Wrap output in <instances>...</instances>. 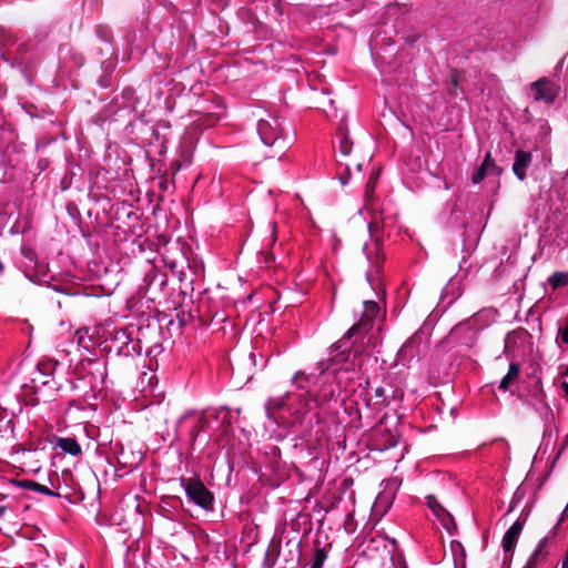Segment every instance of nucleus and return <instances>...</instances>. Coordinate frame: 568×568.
Returning a JSON list of instances; mask_svg holds the SVG:
<instances>
[{"instance_id": "f257e3e1", "label": "nucleus", "mask_w": 568, "mask_h": 568, "mask_svg": "<svg viewBox=\"0 0 568 568\" xmlns=\"http://www.w3.org/2000/svg\"><path fill=\"white\" fill-rule=\"evenodd\" d=\"M287 130L284 120L272 113H266L257 122V133L262 142L267 146H276L280 152L286 148Z\"/></svg>"}, {"instance_id": "f03ea898", "label": "nucleus", "mask_w": 568, "mask_h": 568, "mask_svg": "<svg viewBox=\"0 0 568 568\" xmlns=\"http://www.w3.org/2000/svg\"><path fill=\"white\" fill-rule=\"evenodd\" d=\"M378 312H379V307H378L377 303H375L373 301H365L363 318L361 320V322L358 324L353 325L348 329L346 337L352 338L354 336H358V337H361L362 344H364L365 338H366L365 335L367 334L368 329L372 326L371 322L375 316H377Z\"/></svg>"}, {"instance_id": "7ed1b4c3", "label": "nucleus", "mask_w": 568, "mask_h": 568, "mask_svg": "<svg viewBox=\"0 0 568 568\" xmlns=\"http://www.w3.org/2000/svg\"><path fill=\"white\" fill-rule=\"evenodd\" d=\"M186 496L191 501L202 508H211L213 503V496L204 484L197 479H190L184 485Z\"/></svg>"}, {"instance_id": "20e7f679", "label": "nucleus", "mask_w": 568, "mask_h": 568, "mask_svg": "<svg viewBox=\"0 0 568 568\" xmlns=\"http://www.w3.org/2000/svg\"><path fill=\"white\" fill-rule=\"evenodd\" d=\"M427 507L432 510L434 516L438 519L442 526L453 535L456 530L454 517L447 511L434 496L426 497Z\"/></svg>"}, {"instance_id": "39448f33", "label": "nucleus", "mask_w": 568, "mask_h": 568, "mask_svg": "<svg viewBox=\"0 0 568 568\" xmlns=\"http://www.w3.org/2000/svg\"><path fill=\"white\" fill-rule=\"evenodd\" d=\"M535 100L552 103L557 97L556 85L547 79H540L531 84Z\"/></svg>"}, {"instance_id": "423d86ee", "label": "nucleus", "mask_w": 568, "mask_h": 568, "mask_svg": "<svg viewBox=\"0 0 568 568\" xmlns=\"http://www.w3.org/2000/svg\"><path fill=\"white\" fill-rule=\"evenodd\" d=\"M524 523L517 519L503 537V548L505 551H513L517 545L518 538L523 531Z\"/></svg>"}, {"instance_id": "0eeeda50", "label": "nucleus", "mask_w": 568, "mask_h": 568, "mask_svg": "<svg viewBox=\"0 0 568 568\" xmlns=\"http://www.w3.org/2000/svg\"><path fill=\"white\" fill-rule=\"evenodd\" d=\"M531 162V154L529 152L519 150L515 154V161L513 164L514 174L523 181L526 178V170Z\"/></svg>"}, {"instance_id": "6e6552de", "label": "nucleus", "mask_w": 568, "mask_h": 568, "mask_svg": "<svg viewBox=\"0 0 568 568\" xmlns=\"http://www.w3.org/2000/svg\"><path fill=\"white\" fill-rule=\"evenodd\" d=\"M11 483H12V485H14L19 488H22V489L33 490L36 493H39V494H42L45 496H55V494L52 490H50L47 486L41 485L34 480L16 479V480H12Z\"/></svg>"}, {"instance_id": "1a4fd4ad", "label": "nucleus", "mask_w": 568, "mask_h": 568, "mask_svg": "<svg viewBox=\"0 0 568 568\" xmlns=\"http://www.w3.org/2000/svg\"><path fill=\"white\" fill-rule=\"evenodd\" d=\"M55 447L60 448L63 453L69 454L71 456H78L82 452L79 443L71 437L58 438L55 442Z\"/></svg>"}, {"instance_id": "9d476101", "label": "nucleus", "mask_w": 568, "mask_h": 568, "mask_svg": "<svg viewBox=\"0 0 568 568\" xmlns=\"http://www.w3.org/2000/svg\"><path fill=\"white\" fill-rule=\"evenodd\" d=\"M520 366L517 363H511L509 365L507 374L503 377L499 383V388L503 390H508L510 385L519 377Z\"/></svg>"}, {"instance_id": "9b49d317", "label": "nucleus", "mask_w": 568, "mask_h": 568, "mask_svg": "<svg viewBox=\"0 0 568 568\" xmlns=\"http://www.w3.org/2000/svg\"><path fill=\"white\" fill-rule=\"evenodd\" d=\"M493 168H495V164L490 158V154L488 153L486 155L484 162L481 163V165L476 171L473 172V174H471L473 183L474 184L480 183L485 179L488 170H490Z\"/></svg>"}, {"instance_id": "f8f14e48", "label": "nucleus", "mask_w": 568, "mask_h": 568, "mask_svg": "<svg viewBox=\"0 0 568 568\" xmlns=\"http://www.w3.org/2000/svg\"><path fill=\"white\" fill-rule=\"evenodd\" d=\"M450 552H452L455 566L456 567L458 565L464 566L466 555H465V549L459 541L453 540L450 542Z\"/></svg>"}, {"instance_id": "ddd939ff", "label": "nucleus", "mask_w": 568, "mask_h": 568, "mask_svg": "<svg viewBox=\"0 0 568 568\" xmlns=\"http://www.w3.org/2000/svg\"><path fill=\"white\" fill-rule=\"evenodd\" d=\"M352 149H353V142L349 140V138L343 130H339V132H338L339 153L344 156H347L351 154Z\"/></svg>"}, {"instance_id": "4468645a", "label": "nucleus", "mask_w": 568, "mask_h": 568, "mask_svg": "<svg viewBox=\"0 0 568 568\" xmlns=\"http://www.w3.org/2000/svg\"><path fill=\"white\" fill-rule=\"evenodd\" d=\"M545 546L546 539L539 540L538 545L536 546L535 550L531 552L523 568H535Z\"/></svg>"}, {"instance_id": "2eb2a0df", "label": "nucleus", "mask_w": 568, "mask_h": 568, "mask_svg": "<svg viewBox=\"0 0 568 568\" xmlns=\"http://www.w3.org/2000/svg\"><path fill=\"white\" fill-rule=\"evenodd\" d=\"M549 284L552 288H559L568 284V272H555L549 277Z\"/></svg>"}, {"instance_id": "dca6fc26", "label": "nucleus", "mask_w": 568, "mask_h": 568, "mask_svg": "<svg viewBox=\"0 0 568 568\" xmlns=\"http://www.w3.org/2000/svg\"><path fill=\"white\" fill-rule=\"evenodd\" d=\"M284 404H285V398L284 397L270 398L266 402V404H265V408H266L267 415L271 414L272 409L281 408Z\"/></svg>"}, {"instance_id": "f3484780", "label": "nucleus", "mask_w": 568, "mask_h": 568, "mask_svg": "<svg viewBox=\"0 0 568 568\" xmlns=\"http://www.w3.org/2000/svg\"><path fill=\"white\" fill-rule=\"evenodd\" d=\"M390 497H386L384 495H379L377 496L375 503H374V507L376 510H379V508L383 509V511H386L387 508L389 507L390 505Z\"/></svg>"}, {"instance_id": "a211bd4d", "label": "nucleus", "mask_w": 568, "mask_h": 568, "mask_svg": "<svg viewBox=\"0 0 568 568\" xmlns=\"http://www.w3.org/2000/svg\"><path fill=\"white\" fill-rule=\"evenodd\" d=\"M559 335L561 342L568 345V318L565 326L561 329H559Z\"/></svg>"}, {"instance_id": "6ab92c4d", "label": "nucleus", "mask_w": 568, "mask_h": 568, "mask_svg": "<svg viewBox=\"0 0 568 568\" xmlns=\"http://www.w3.org/2000/svg\"><path fill=\"white\" fill-rule=\"evenodd\" d=\"M335 395V389H329L327 393H323L320 398H316V400L326 402L329 400Z\"/></svg>"}, {"instance_id": "aec40b11", "label": "nucleus", "mask_w": 568, "mask_h": 568, "mask_svg": "<svg viewBox=\"0 0 568 568\" xmlns=\"http://www.w3.org/2000/svg\"><path fill=\"white\" fill-rule=\"evenodd\" d=\"M560 568H568V548H567V551L565 552V556H564V559L561 561Z\"/></svg>"}, {"instance_id": "412c9836", "label": "nucleus", "mask_w": 568, "mask_h": 568, "mask_svg": "<svg viewBox=\"0 0 568 568\" xmlns=\"http://www.w3.org/2000/svg\"><path fill=\"white\" fill-rule=\"evenodd\" d=\"M413 339H409L403 347H402V352L403 353H406L410 347H413Z\"/></svg>"}, {"instance_id": "4be33fe9", "label": "nucleus", "mask_w": 568, "mask_h": 568, "mask_svg": "<svg viewBox=\"0 0 568 568\" xmlns=\"http://www.w3.org/2000/svg\"><path fill=\"white\" fill-rule=\"evenodd\" d=\"M384 394H385V390H384V388H383V387H377V388L375 389V396H376V397L382 398V397H384Z\"/></svg>"}, {"instance_id": "5701e85b", "label": "nucleus", "mask_w": 568, "mask_h": 568, "mask_svg": "<svg viewBox=\"0 0 568 568\" xmlns=\"http://www.w3.org/2000/svg\"><path fill=\"white\" fill-rule=\"evenodd\" d=\"M561 387H562L565 395L568 397V382H562Z\"/></svg>"}, {"instance_id": "b1692460", "label": "nucleus", "mask_w": 568, "mask_h": 568, "mask_svg": "<svg viewBox=\"0 0 568 568\" xmlns=\"http://www.w3.org/2000/svg\"><path fill=\"white\" fill-rule=\"evenodd\" d=\"M560 374H561L562 376H568V366H566V367L560 372Z\"/></svg>"}, {"instance_id": "393cba45", "label": "nucleus", "mask_w": 568, "mask_h": 568, "mask_svg": "<svg viewBox=\"0 0 568 568\" xmlns=\"http://www.w3.org/2000/svg\"><path fill=\"white\" fill-rule=\"evenodd\" d=\"M7 510V507L4 506H0V518L3 516V514L6 513Z\"/></svg>"}, {"instance_id": "a878e982", "label": "nucleus", "mask_w": 568, "mask_h": 568, "mask_svg": "<svg viewBox=\"0 0 568 568\" xmlns=\"http://www.w3.org/2000/svg\"><path fill=\"white\" fill-rule=\"evenodd\" d=\"M374 185H375V182H374V181H369V182L367 183V189H372V190H373V189H374Z\"/></svg>"}, {"instance_id": "bb28decb", "label": "nucleus", "mask_w": 568, "mask_h": 568, "mask_svg": "<svg viewBox=\"0 0 568 568\" xmlns=\"http://www.w3.org/2000/svg\"><path fill=\"white\" fill-rule=\"evenodd\" d=\"M302 377H304V374L296 373L294 378H295V381H297L298 378H302Z\"/></svg>"}, {"instance_id": "cd10ccee", "label": "nucleus", "mask_w": 568, "mask_h": 568, "mask_svg": "<svg viewBox=\"0 0 568 568\" xmlns=\"http://www.w3.org/2000/svg\"><path fill=\"white\" fill-rule=\"evenodd\" d=\"M356 168H357V170H358V171H361L362 165H361L359 163H357V164H356Z\"/></svg>"}, {"instance_id": "c85d7f7f", "label": "nucleus", "mask_w": 568, "mask_h": 568, "mask_svg": "<svg viewBox=\"0 0 568 568\" xmlns=\"http://www.w3.org/2000/svg\"><path fill=\"white\" fill-rule=\"evenodd\" d=\"M379 260V256L377 255L376 258L373 261V263H377Z\"/></svg>"}, {"instance_id": "c756f323", "label": "nucleus", "mask_w": 568, "mask_h": 568, "mask_svg": "<svg viewBox=\"0 0 568 568\" xmlns=\"http://www.w3.org/2000/svg\"><path fill=\"white\" fill-rule=\"evenodd\" d=\"M367 260L372 261L369 253H367Z\"/></svg>"}, {"instance_id": "7c9ffc66", "label": "nucleus", "mask_w": 568, "mask_h": 568, "mask_svg": "<svg viewBox=\"0 0 568 568\" xmlns=\"http://www.w3.org/2000/svg\"><path fill=\"white\" fill-rule=\"evenodd\" d=\"M2 270H3V266H2V264L0 263V273L2 272Z\"/></svg>"}, {"instance_id": "2f4dec72", "label": "nucleus", "mask_w": 568, "mask_h": 568, "mask_svg": "<svg viewBox=\"0 0 568 568\" xmlns=\"http://www.w3.org/2000/svg\"><path fill=\"white\" fill-rule=\"evenodd\" d=\"M565 443L568 444V435L566 436Z\"/></svg>"}]
</instances>
